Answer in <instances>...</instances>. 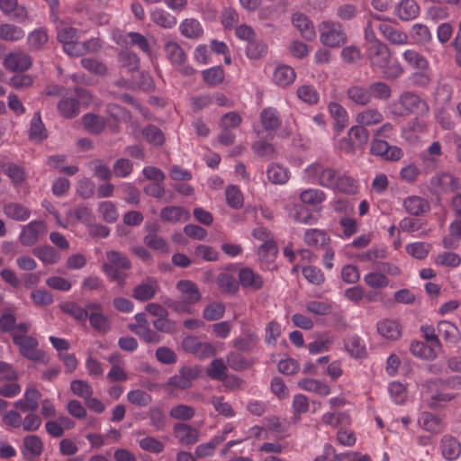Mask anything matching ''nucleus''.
I'll list each match as a JSON object with an SVG mask.
<instances>
[{
	"label": "nucleus",
	"instance_id": "1",
	"mask_svg": "<svg viewBox=\"0 0 461 461\" xmlns=\"http://www.w3.org/2000/svg\"><path fill=\"white\" fill-rule=\"evenodd\" d=\"M366 56L373 70H380L383 77L385 79H396L404 72L402 66L399 62H391V50L382 41H375L374 44L367 45Z\"/></svg>",
	"mask_w": 461,
	"mask_h": 461
},
{
	"label": "nucleus",
	"instance_id": "2",
	"mask_svg": "<svg viewBox=\"0 0 461 461\" xmlns=\"http://www.w3.org/2000/svg\"><path fill=\"white\" fill-rule=\"evenodd\" d=\"M107 261L103 264L102 269L111 281L122 285L127 277L125 270L131 268V264L126 256L111 250L106 253Z\"/></svg>",
	"mask_w": 461,
	"mask_h": 461
},
{
	"label": "nucleus",
	"instance_id": "3",
	"mask_svg": "<svg viewBox=\"0 0 461 461\" xmlns=\"http://www.w3.org/2000/svg\"><path fill=\"white\" fill-rule=\"evenodd\" d=\"M394 105H400L399 110L393 112L398 116H408L411 114L422 116L429 113L428 103L417 93L413 91H404L399 97Z\"/></svg>",
	"mask_w": 461,
	"mask_h": 461
},
{
	"label": "nucleus",
	"instance_id": "4",
	"mask_svg": "<svg viewBox=\"0 0 461 461\" xmlns=\"http://www.w3.org/2000/svg\"><path fill=\"white\" fill-rule=\"evenodd\" d=\"M176 289L180 293V300L173 302L169 306L177 312H189L190 305L201 299L197 285L190 280H180L176 284Z\"/></svg>",
	"mask_w": 461,
	"mask_h": 461
},
{
	"label": "nucleus",
	"instance_id": "5",
	"mask_svg": "<svg viewBox=\"0 0 461 461\" xmlns=\"http://www.w3.org/2000/svg\"><path fill=\"white\" fill-rule=\"evenodd\" d=\"M320 41L330 48H338L347 41V34L341 24L333 21H324L319 25Z\"/></svg>",
	"mask_w": 461,
	"mask_h": 461
},
{
	"label": "nucleus",
	"instance_id": "6",
	"mask_svg": "<svg viewBox=\"0 0 461 461\" xmlns=\"http://www.w3.org/2000/svg\"><path fill=\"white\" fill-rule=\"evenodd\" d=\"M201 374L198 366H183L178 372L167 381V385L177 390H185L192 386Z\"/></svg>",
	"mask_w": 461,
	"mask_h": 461
},
{
	"label": "nucleus",
	"instance_id": "7",
	"mask_svg": "<svg viewBox=\"0 0 461 461\" xmlns=\"http://www.w3.org/2000/svg\"><path fill=\"white\" fill-rule=\"evenodd\" d=\"M370 153L385 161H398L404 153L398 146L390 145L385 140L374 137L370 144Z\"/></svg>",
	"mask_w": 461,
	"mask_h": 461
},
{
	"label": "nucleus",
	"instance_id": "8",
	"mask_svg": "<svg viewBox=\"0 0 461 461\" xmlns=\"http://www.w3.org/2000/svg\"><path fill=\"white\" fill-rule=\"evenodd\" d=\"M431 192L437 195L454 192L459 187L458 179L448 172H438L429 180Z\"/></svg>",
	"mask_w": 461,
	"mask_h": 461
},
{
	"label": "nucleus",
	"instance_id": "9",
	"mask_svg": "<svg viewBox=\"0 0 461 461\" xmlns=\"http://www.w3.org/2000/svg\"><path fill=\"white\" fill-rule=\"evenodd\" d=\"M185 351L194 354L200 359L208 358L215 355V348L209 342H202L197 337L187 336L182 341Z\"/></svg>",
	"mask_w": 461,
	"mask_h": 461
},
{
	"label": "nucleus",
	"instance_id": "10",
	"mask_svg": "<svg viewBox=\"0 0 461 461\" xmlns=\"http://www.w3.org/2000/svg\"><path fill=\"white\" fill-rule=\"evenodd\" d=\"M5 68L12 72H23L32 66V59L23 51H13L4 58Z\"/></svg>",
	"mask_w": 461,
	"mask_h": 461
},
{
	"label": "nucleus",
	"instance_id": "11",
	"mask_svg": "<svg viewBox=\"0 0 461 461\" xmlns=\"http://www.w3.org/2000/svg\"><path fill=\"white\" fill-rule=\"evenodd\" d=\"M14 343L19 348L20 353L30 360H40L42 352L38 349V340L32 336H14Z\"/></svg>",
	"mask_w": 461,
	"mask_h": 461
},
{
	"label": "nucleus",
	"instance_id": "12",
	"mask_svg": "<svg viewBox=\"0 0 461 461\" xmlns=\"http://www.w3.org/2000/svg\"><path fill=\"white\" fill-rule=\"evenodd\" d=\"M159 291V284L156 277L148 276L138 284L133 291L132 296L140 302L151 300Z\"/></svg>",
	"mask_w": 461,
	"mask_h": 461
},
{
	"label": "nucleus",
	"instance_id": "13",
	"mask_svg": "<svg viewBox=\"0 0 461 461\" xmlns=\"http://www.w3.org/2000/svg\"><path fill=\"white\" fill-rule=\"evenodd\" d=\"M174 437L183 446H193L199 440L200 432L196 428L184 422H177L173 427Z\"/></svg>",
	"mask_w": 461,
	"mask_h": 461
},
{
	"label": "nucleus",
	"instance_id": "14",
	"mask_svg": "<svg viewBox=\"0 0 461 461\" xmlns=\"http://www.w3.org/2000/svg\"><path fill=\"white\" fill-rule=\"evenodd\" d=\"M45 231L46 226L43 221H32L23 226L19 237L20 241L24 246H32L38 241L40 234Z\"/></svg>",
	"mask_w": 461,
	"mask_h": 461
},
{
	"label": "nucleus",
	"instance_id": "15",
	"mask_svg": "<svg viewBox=\"0 0 461 461\" xmlns=\"http://www.w3.org/2000/svg\"><path fill=\"white\" fill-rule=\"evenodd\" d=\"M405 212L413 216H420L430 211L429 202L419 195H409L402 201Z\"/></svg>",
	"mask_w": 461,
	"mask_h": 461
},
{
	"label": "nucleus",
	"instance_id": "16",
	"mask_svg": "<svg viewBox=\"0 0 461 461\" xmlns=\"http://www.w3.org/2000/svg\"><path fill=\"white\" fill-rule=\"evenodd\" d=\"M41 393L34 387H27L23 398L14 402V407L22 412L35 411L39 407Z\"/></svg>",
	"mask_w": 461,
	"mask_h": 461
},
{
	"label": "nucleus",
	"instance_id": "17",
	"mask_svg": "<svg viewBox=\"0 0 461 461\" xmlns=\"http://www.w3.org/2000/svg\"><path fill=\"white\" fill-rule=\"evenodd\" d=\"M377 30L381 32L385 40L394 45H404L408 43L409 36L404 32L393 27L386 23H379Z\"/></svg>",
	"mask_w": 461,
	"mask_h": 461
},
{
	"label": "nucleus",
	"instance_id": "18",
	"mask_svg": "<svg viewBox=\"0 0 461 461\" xmlns=\"http://www.w3.org/2000/svg\"><path fill=\"white\" fill-rule=\"evenodd\" d=\"M292 23L300 32L301 36L304 40L312 41L316 37L313 23L304 14H294L292 16Z\"/></svg>",
	"mask_w": 461,
	"mask_h": 461
},
{
	"label": "nucleus",
	"instance_id": "19",
	"mask_svg": "<svg viewBox=\"0 0 461 461\" xmlns=\"http://www.w3.org/2000/svg\"><path fill=\"white\" fill-rule=\"evenodd\" d=\"M418 424L424 430L438 434L444 429V422L442 419L429 411H423L418 417Z\"/></svg>",
	"mask_w": 461,
	"mask_h": 461
},
{
	"label": "nucleus",
	"instance_id": "20",
	"mask_svg": "<svg viewBox=\"0 0 461 461\" xmlns=\"http://www.w3.org/2000/svg\"><path fill=\"white\" fill-rule=\"evenodd\" d=\"M77 38V30L73 27L64 26L58 29L57 39L62 43L64 51L69 56H73L76 44L78 42Z\"/></svg>",
	"mask_w": 461,
	"mask_h": 461
},
{
	"label": "nucleus",
	"instance_id": "21",
	"mask_svg": "<svg viewBox=\"0 0 461 461\" xmlns=\"http://www.w3.org/2000/svg\"><path fill=\"white\" fill-rule=\"evenodd\" d=\"M239 280L243 287L255 291L264 285L263 277L249 267H243L239 271Z\"/></svg>",
	"mask_w": 461,
	"mask_h": 461
},
{
	"label": "nucleus",
	"instance_id": "22",
	"mask_svg": "<svg viewBox=\"0 0 461 461\" xmlns=\"http://www.w3.org/2000/svg\"><path fill=\"white\" fill-rule=\"evenodd\" d=\"M356 122L367 128L379 125L384 121V114L377 108H366L356 114Z\"/></svg>",
	"mask_w": 461,
	"mask_h": 461
},
{
	"label": "nucleus",
	"instance_id": "23",
	"mask_svg": "<svg viewBox=\"0 0 461 461\" xmlns=\"http://www.w3.org/2000/svg\"><path fill=\"white\" fill-rule=\"evenodd\" d=\"M163 221L170 223L185 222L189 220V212L181 206H166L160 211L159 214Z\"/></svg>",
	"mask_w": 461,
	"mask_h": 461
},
{
	"label": "nucleus",
	"instance_id": "24",
	"mask_svg": "<svg viewBox=\"0 0 461 461\" xmlns=\"http://www.w3.org/2000/svg\"><path fill=\"white\" fill-rule=\"evenodd\" d=\"M378 333L384 339L396 340L402 336V327L395 320L384 319L377 322Z\"/></svg>",
	"mask_w": 461,
	"mask_h": 461
},
{
	"label": "nucleus",
	"instance_id": "25",
	"mask_svg": "<svg viewBox=\"0 0 461 461\" xmlns=\"http://www.w3.org/2000/svg\"><path fill=\"white\" fill-rule=\"evenodd\" d=\"M441 454L448 461L456 460L461 454V445L453 436L445 435L441 438Z\"/></svg>",
	"mask_w": 461,
	"mask_h": 461
},
{
	"label": "nucleus",
	"instance_id": "26",
	"mask_svg": "<svg viewBox=\"0 0 461 461\" xmlns=\"http://www.w3.org/2000/svg\"><path fill=\"white\" fill-rule=\"evenodd\" d=\"M303 240L308 246L317 249L326 248L330 242L327 232L319 229L307 230L304 233Z\"/></svg>",
	"mask_w": 461,
	"mask_h": 461
},
{
	"label": "nucleus",
	"instance_id": "27",
	"mask_svg": "<svg viewBox=\"0 0 461 461\" xmlns=\"http://www.w3.org/2000/svg\"><path fill=\"white\" fill-rule=\"evenodd\" d=\"M262 127L269 132L276 131L282 123L278 111L274 107L264 108L260 113Z\"/></svg>",
	"mask_w": 461,
	"mask_h": 461
},
{
	"label": "nucleus",
	"instance_id": "28",
	"mask_svg": "<svg viewBox=\"0 0 461 461\" xmlns=\"http://www.w3.org/2000/svg\"><path fill=\"white\" fill-rule=\"evenodd\" d=\"M0 167L14 186H20L27 178L25 168L21 165L7 162Z\"/></svg>",
	"mask_w": 461,
	"mask_h": 461
},
{
	"label": "nucleus",
	"instance_id": "29",
	"mask_svg": "<svg viewBox=\"0 0 461 461\" xmlns=\"http://www.w3.org/2000/svg\"><path fill=\"white\" fill-rule=\"evenodd\" d=\"M277 253V246L274 240L262 243L258 249V256L263 267L270 268L276 258Z\"/></svg>",
	"mask_w": 461,
	"mask_h": 461
},
{
	"label": "nucleus",
	"instance_id": "30",
	"mask_svg": "<svg viewBox=\"0 0 461 461\" xmlns=\"http://www.w3.org/2000/svg\"><path fill=\"white\" fill-rule=\"evenodd\" d=\"M328 108L330 116L334 120V129L339 133L348 125V113L341 104L336 102H331Z\"/></svg>",
	"mask_w": 461,
	"mask_h": 461
},
{
	"label": "nucleus",
	"instance_id": "31",
	"mask_svg": "<svg viewBox=\"0 0 461 461\" xmlns=\"http://www.w3.org/2000/svg\"><path fill=\"white\" fill-rule=\"evenodd\" d=\"M348 98L354 104L361 106L367 105L372 100L369 88L360 85H354L347 90Z\"/></svg>",
	"mask_w": 461,
	"mask_h": 461
},
{
	"label": "nucleus",
	"instance_id": "32",
	"mask_svg": "<svg viewBox=\"0 0 461 461\" xmlns=\"http://www.w3.org/2000/svg\"><path fill=\"white\" fill-rule=\"evenodd\" d=\"M411 42L416 45L426 46L432 41V34L429 27L423 23H414L410 30Z\"/></svg>",
	"mask_w": 461,
	"mask_h": 461
},
{
	"label": "nucleus",
	"instance_id": "33",
	"mask_svg": "<svg viewBox=\"0 0 461 461\" xmlns=\"http://www.w3.org/2000/svg\"><path fill=\"white\" fill-rule=\"evenodd\" d=\"M396 15L402 21H411L420 14L416 0H402L395 8Z\"/></svg>",
	"mask_w": 461,
	"mask_h": 461
},
{
	"label": "nucleus",
	"instance_id": "34",
	"mask_svg": "<svg viewBox=\"0 0 461 461\" xmlns=\"http://www.w3.org/2000/svg\"><path fill=\"white\" fill-rule=\"evenodd\" d=\"M124 42L126 45L137 47L149 58H152L153 50L149 40L140 32H131L125 35Z\"/></svg>",
	"mask_w": 461,
	"mask_h": 461
},
{
	"label": "nucleus",
	"instance_id": "35",
	"mask_svg": "<svg viewBox=\"0 0 461 461\" xmlns=\"http://www.w3.org/2000/svg\"><path fill=\"white\" fill-rule=\"evenodd\" d=\"M438 338L442 337L446 342L456 344L460 339L459 329L448 321H440L437 325Z\"/></svg>",
	"mask_w": 461,
	"mask_h": 461
},
{
	"label": "nucleus",
	"instance_id": "36",
	"mask_svg": "<svg viewBox=\"0 0 461 461\" xmlns=\"http://www.w3.org/2000/svg\"><path fill=\"white\" fill-rule=\"evenodd\" d=\"M59 114L66 119H72L80 112L79 102L77 98L65 96L57 104Z\"/></svg>",
	"mask_w": 461,
	"mask_h": 461
},
{
	"label": "nucleus",
	"instance_id": "37",
	"mask_svg": "<svg viewBox=\"0 0 461 461\" xmlns=\"http://www.w3.org/2000/svg\"><path fill=\"white\" fill-rule=\"evenodd\" d=\"M150 20L164 29H172L176 24V18L162 8H154L150 12Z\"/></svg>",
	"mask_w": 461,
	"mask_h": 461
},
{
	"label": "nucleus",
	"instance_id": "38",
	"mask_svg": "<svg viewBox=\"0 0 461 461\" xmlns=\"http://www.w3.org/2000/svg\"><path fill=\"white\" fill-rule=\"evenodd\" d=\"M0 10L5 14H13V17L19 23L28 18V13L23 6L18 5L17 0H0Z\"/></svg>",
	"mask_w": 461,
	"mask_h": 461
},
{
	"label": "nucleus",
	"instance_id": "39",
	"mask_svg": "<svg viewBox=\"0 0 461 461\" xmlns=\"http://www.w3.org/2000/svg\"><path fill=\"white\" fill-rule=\"evenodd\" d=\"M296 77L293 68L286 65L276 67L273 74V81L276 85L285 87L291 85Z\"/></svg>",
	"mask_w": 461,
	"mask_h": 461
},
{
	"label": "nucleus",
	"instance_id": "40",
	"mask_svg": "<svg viewBox=\"0 0 461 461\" xmlns=\"http://www.w3.org/2000/svg\"><path fill=\"white\" fill-rule=\"evenodd\" d=\"M403 60L413 69H426L429 68V62L428 59L420 52L409 49L402 53Z\"/></svg>",
	"mask_w": 461,
	"mask_h": 461
},
{
	"label": "nucleus",
	"instance_id": "41",
	"mask_svg": "<svg viewBox=\"0 0 461 461\" xmlns=\"http://www.w3.org/2000/svg\"><path fill=\"white\" fill-rule=\"evenodd\" d=\"M181 34L187 39H198L203 33V29L199 21L194 18H187L179 24Z\"/></svg>",
	"mask_w": 461,
	"mask_h": 461
},
{
	"label": "nucleus",
	"instance_id": "42",
	"mask_svg": "<svg viewBox=\"0 0 461 461\" xmlns=\"http://www.w3.org/2000/svg\"><path fill=\"white\" fill-rule=\"evenodd\" d=\"M258 343V336L251 330L244 332L242 337H238L232 340V346L239 351L249 352L253 350Z\"/></svg>",
	"mask_w": 461,
	"mask_h": 461
},
{
	"label": "nucleus",
	"instance_id": "43",
	"mask_svg": "<svg viewBox=\"0 0 461 461\" xmlns=\"http://www.w3.org/2000/svg\"><path fill=\"white\" fill-rule=\"evenodd\" d=\"M164 50L173 66H180L185 61L186 55L177 42L167 41L164 46Z\"/></svg>",
	"mask_w": 461,
	"mask_h": 461
},
{
	"label": "nucleus",
	"instance_id": "44",
	"mask_svg": "<svg viewBox=\"0 0 461 461\" xmlns=\"http://www.w3.org/2000/svg\"><path fill=\"white\" fill-rule=\"evenodd\" d=\"M332 190L342 194H354L358 190V185L351 176L344 173L339 175Z\"/></svg>",
	"mask_w": 461,
	"mask_h": 461
},
{
	"label": "nucleus",
	"instance_id": "45",
	"mask_svg": "<svg viewBox=\"0 0 461 461\" xmlns=\"http://www.w3.org/2000/svg\"><path fill=\"white\" fill-rule=\"evenodd\" d=\"M5 214L14 221H23L30 218L31 212L23 204L19 203H9L4 207Z\"/></svg>",
	"mask_w": 461,
	"mask_h": 461
},
{
	"label": "nucleus",
	"instance_id": "46",
	"mask_svg": "<svg viewBox=\"0 0 461 461\" xmlns=\"http://www.w3.org/2000/svg\"><path fill=\"white\" fill-rule=\"evenodd\" d=\"M43 450V443L36 435H28L23 438V453L26 457L39 456Z\"/></svg>",
	"mask_w": 461,
	"mask_h": 461
},
{
	"label": "nucleus",
	"instance_id": "47",
	"mask_svg": "<svg viewBox=\"0 0 461 461\" xmlns=\"http://www.w3.org/2000/svg\"><path fill=\"white\" fill-rule=\"evenodd\" d=\"M298 386L302 390L314 393L321 396H327L330 393L329 385L316 379H303L298 383Z\"/></svg>",
	"mask_w": 461,
	"mask_h": 461
},
{
	"label": "nucleus",
	"instance_id": "48",
	"mask_svg": "<svg viewBox=\"0 0 461 461\" xmlns=\"http://www.w3.org/2000/svg\"><path fill=\"white\" fill-rule=\"evenodd\" d=\"M91 327L101 334L107 333L111 328V321L105 316L103 312H93L88 313V318Z\"/></svg>",
	"mask_w": 461,
	"mask_h": 461
},
{
	"label": "nucleus",
	"instance_id": "49",
	"mask_svg": "<svg viewBox=\"0 0 461 461\" xmlns=\"http://www.w3.org/2000/svg\"><path fill=\"white\" fill-rule=\"evenodd\" d=\"M32 253L44 264H55L60 259V254L49 245L37 247L33 249Z\"/></svg>",
	"mask_w": 461,
	"mask_h": 461
},
{
	"label": "nucleus",
	"instance_id": "50",
	"mask_svg": "<svg viewBox=\"0 0 461 461\" xmlns=\"http://www.w3.org/2000/svg\"><path fill=\"white\" fill-rule=\"evenodd\" d=\"M49 41V35L44 28H39L28 34L27 44L30 50H41Z\"/></svg>",
	"mask_w": 461,
	"mask_h": 461
},
{
	"label": "nucleus",
	"instance_id": "51",
	"mask_svg": "<svg viewBox=\"0 0 461 461\" xmlns=\"http://www.w3.org/2000/svg\"><path fill=\"white\" fill-rule=\"evenodd\" d=\"M267 175L270 182L277 185L285 184L290 177L288 169L278 164L269 165Z\"/></svg>",
	"mask_w": 461,
	"mask_h": 461
},
{
	"label": "nucleus",
	"instance_id": "52",
	"mask_svg": "<svg viewBox=\"0 0 461 461\" xmlns=\"http://www.w3.org/2000/svg\"><path fill=\"white\" fill-rule=\"evenodd\" d=\"M129 329L147 343L158 344L161 341V336L149 328V325H129Z\"/></svg>",
	"mask_w": 461,
	"mask_h": 461
},
{
	"label": "nucleus",
	"instance_id": "53",
	"mask_svg": "<svg viewBox=\"0 0 461 461\" xmlns=\"http://www.w3.org/2000/svg\"><path fill=\"white\" fill-rule=\"evenodd\" d=\"M326 194L318 188H308L301 192L300 200L303 203L316 206L326 200Z\"/></svg>",
	"mask_w": 461,
	"mask_h": 461
},
{
	"label": "nucleus",
	"instance_id": "54",
	"mask_svg": "<svg viewBox=\"0 0 461 461\" xmlns=\"http://www.w3.org/2000/svg\"><path fill=\"white\" fill-rule=\"evenodd\" d=\"M25 35L24 31L12 23L0 24V39L5 41H17Z\"/></svg>",
	"mask_w": 461,
	"mask_h": 461
},
{
	"label": "nucleus",
	"instance_id": "55",
	"mask_svg": "<svg viewBox=\"0 0 461 461\" xmlns=\"http://www.w3.org/2000/svg\"><path fill=\"white\" fill-rule=\"evenodd\" d=\"M411 84L419 88H427L432 82L433 75L431 68L420 69L411 74Z\"/></svg>",
	"mask_w": 461,
	"mask_h": 461
},
{
	"label": "nucleus",
	"instance_id": "56",
	"mask_svg": "<svg viewBox=\"0 0 461 461\" xmlns=\"http://www.w3.org/2000/svg\"><path fill=\"white\" fill-rule=\"evenodd\" d=\"M222 441H224V436H214L208 442L198 445L194 453L198 458L211 456Z\"/></svg>",
	"mask_w": 461,
	"mask_h": 461
},
{
	"label": "nucleus",
	"instance_id": "57",
	"mask_svg": "<svg viewBox=\"0 0 461 461\" xmlns=\"http://www.w3.org/2000/svg\"><path fill=\"white\" fill-rule=\"evenodd\" d=\"M434 263L439 267L456 268L461 265V257L456 252L446 251L438 254L435 257Z\"/></svg>",
	"mask_w": 461,
	"mask_h": 461
},
{
	"label": "nucleus",
	"instance_id": "58",
	"mask_svg": "<svg viewBox=\"0 0 461 461\" xmlns=\"http://www.w3.org/2000/svg\"><path fill=\"white\" fill-rule=\"evenodd\" d=\"M321 420L324 424L337 428L340 425H348L350 422L349 415L345 411H330L322 415Z\"/></svg>",
	"mask_w": 461,
	"mask_h": 461
},
{
	"label": "nucleus",
	"instance_id": "59",
	"mask_svg": "<svg viewBox=\"0 0 461 461\" xmlns=\"http://www.w3.org/2000/svg\"><path fill=\"white\" fill-rule=\"evenodd\" d=\"M348 136H351L357 149H363L370 138L369 131L360 124L354 125L348 131Z\"/></svg>",
	"mask_w": 461,
	"mask_h": 461
},
{
	"label": "nucleus",
	"instance_id": "60",
	"mask_svg": "<svg viewBox=\"0 0 461 461\" xmlns=\"http://www.w3.org/2000/svg\"><path fill=\"white\" fill-rule=\"evenodd\" d=\"M102 48L99 39L92 38L86 41H78L76 44L73 56H82L86 53L98 52Z\"/></svg>",
	"mask_w": 461,
	"mask_h": 461
},
{
	"label": "nucleus",
	"instance_id": "61",
	"mask_svg": "<svg viewBox=\"0 0 461 461\" xmlns=\"http://www.w3.org/2000/svg\"><path fill=\"white\" fill-rule=\"evenodd\" d=\"M226 362L234 371H242L250 367L249 361L240 352L231 351L226 356Z\"/></svg>",
	"mask_w": 461,
	"mask_h": 461
},
{
	"label": "nucleus",
	"instance_id": "62",
	"mask_svg": "<svg viewBox=\"0 0 461 461\" xmlns=\"http://www.w3.org/2000/svg\"><path fill=\"white\" fill-rule=\"evenodd\" d=\"M228 365L221 358L213 359L207 368V375L210 378L217 381H223L226 378Z\"/></svg>",
	"mask_w": 461,
	"mask_h": 461
},
{
	"label": "nucleus",
	"instance_id": "63",
	"mask_svg": "<svg viewBox=\"0 0 461 461\" xmlns=\"http://www.w3.org/2000/svg\"><path fill=\"white\" fill-rule=\"evenodd\" d=\"M296 94L300 100L311 105L316 104L320 99L318 91L311 85H303L299 86Z\"/></svg>",
	"mask_w": 461,
	"mask_h": 461
},
{
	"label": "nucleus",
	"instance_id": "64",
	"mask_svg": "<svg viewBox=\"0 0 461 461\" xmlns=\"http://www.w3.org/2000/svg\"><path fill=\"white\" fill-rule=\"evenodd\" d=\"M85 128L91 133L98 134L104 128V120L95 114L86 113L82 117Z\"/></svg>",
	"mask_w": 461,
	"mask_h": 461
}]
</instances>
